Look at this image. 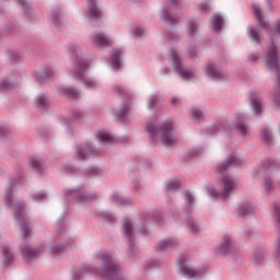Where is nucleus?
I'll list each match as a JSON object with an SVG mask.
<instances>
[{"mask_svg":"<svg viewBox=\"0 0 280 280\" xmlns=\"http://www.w3.org/2000/svg\"><path fill=\"white\" fill-rule=\"evenodd\" d=\"M98 259L101 260V268L93 265H84L72 273V280H82L89 275H96V277H102V279L106 280H128L121 272V267L113 259L110 252H103L98 255Z\"/></svg>","mask_w":280,"mask_h":280,"instance_id":"obj_1","label":"nucleus"},{"mask_svg":"<svg viewBox=\"0 0 280 280\" xmlns=\"http://www.w3.org/2000/svg\"><path fill=\"white\" fill-rule=\"evenodd\" d=\"M240 165H244V158L240 156L236 153H232L228 155L226 160L219 164L218 172L221 175L220 183L222 186L221 194L213 186L208 187V194L213 200H218L220 196L222 200L226 202L229 200V196L233 194V189H235V180L228 174L230 167H240Z\"/></svg>","mask_w":280,"mask_h":280,"instance_id":"obj_2","label":"nucleus"},{"mask_svg":"<svg viewBox=\"0 0 280 280\" xmlns=\"http://www.w3.org/2000/svg\"><path fill=\"white\" fill-rule=\"evenodd\" d=\"M13 213L15 222H22L21 229L23 244L20 246L21 255L25 261H34L38 255L45 253V246H39L34 249L26 241L27 235L32 233V228L30 226V222H27V218L25 217V202L20 201L14 203Z\"/></svg>","mask_w":280,"mask_h":280,"instance_id":"obj_3","label":"nucleus"},{"mask_svg":"<svg viewBox=\"0 0 280 280\" xmlns=\"http://www.w3.org/2000/svg\"><path fill=\"white\" fill-rule=\"evenodd\" d=\"M147 131L153 143H156L159 138L166 148H171V145H176V143H178V135L174 130V125H172V122L150 121L147 124Z\"/></svg>","mask_w":280,"mask_h":280,"instance_id":"obj_4","label":"nucleus"},{"mask_svg":"<svg viewBox=\"0 0 280 280\" xmlns=\"http://www.w3.org/2000/svg\"><path fill=\"white\" fill-rule=\"evenodd\" d=\"M254 16L258 23V28H255L253 26L247 27V36L254 45H261V30H265L267 34H270L272 32V26L270 25V22L266 21L264 18V14H261V8L257 5V3L252 4Z\"/></svg>","mask_w":280,"mask_h":280,"instance_id":"obj_5","label":"nucleus"},{"mask_svg":"<svg viewBox=\"0 0 280 280\" xmlns=\"http://www.w3.org/2000/svg\"><path fill=\"white\" fill-rule=\"evenodd\" d=\"M62 194L66 200H72V202H77V205H91V202H96L97 198H100L96 192L84 190L83 186L65 189Z\"/></svg>","mask_w":280,"mask_h":280,"instance_id":"obj_6","label":"nucleus"},{"mask_svg":"<svg viewBox=\"0 0 280 280\" xmlns=\"http://www.w3.org/2000/svg\"><path fill=\"white\" fill-rule=\"evenodd\" d=\"M88 69L89 62L84 59H79L74 65L72 78L78 80V82H82L86 89H95V86H97V81L93 78H86Z\"/></svg>","mask_w":280,"mask_h":280,"instance_id":"obj_7","label":"nucleus"},{"mask_svg":"<svg viewBox=\"0 0 280 280\" xmlns=\"http://www.w3.org/2000/svg\"><path fill=\"white\" fill-rule=\"evenodd\" d=\"M133 223L132 220H130L129 218L124 219L122 223H121V233L125 237V240H127V244H128V257L129 259H135V257L137 256V238L135 237V231L132 230Z\"/></svg>","mask_w":280,"mask_h":280,"instance_id":"obj_8","label":"nucleus"},{"mask_svg":"<svg viewBox=\"0 0 280 280\" xmlns=\"http://www.w3.org/2000/svg\"><path fill=\"white\" fill-rule=\"evenodd\" d=\"M170 58L174 65L175 71L179 73L183 80H194V78H196V70L189 68L183 69V61L180 60V56H178V52H176L174 48H172L170 51Z\"/></svg>","mask_w":280,"mask_h":280,"instance_id":"obj_9","label":"nucleus"},{"mask_svg":"<svg viewBox=\"0 0 280 280\" xmlns=\"http://www.w3.org/2000/svg\"><path fill=\"white\" fill-rule=\"evenodd\" d=\"M219 253L223 257H226V255L235 257L236 255H240V249L237 248V245H235V242L231 240V236L224 235L223 242L219 246Z\"/></svg>","mask_w":280,"mask_h":280,"instance_id":"obj_10","label":"nucleus"},{"mask_svg":"<svg viewBox=\"0 0 280 280\" xmlns=\"http://www.w3.org/2000/svg\"><path fill=\"white\" fill-rule=\"evenodd\" d=\"M180 259H183V257L178 259V272L182 273L183 277H187V279H200L201 277H205V271L192 269Z\"/></svg>","mask_w":280,"mask_h":280,"instance_id":"obj_11","label":"nucleus"},{"mask_svg":"<svg viewBox=\"0 0 280 280\" xmlns=\"http://www.w3.org/2000/svg\"><path fill=\"white\" fill-rule=\"evenodd\" d=\"M150 220H152V214L150 212H142L140 214V219L136 224L138 233H140V235H148V233H150Z\"/></svg>","mask_w":280,"mask_h":280,"instance_id":"obj_12","label":"nucleus"},{"mask_svg":"<svg viewBox=\"0 0 280 280\" xmlns=\"http://www.w3.org/2000/svg\"><path fill=\"white\" fill-rule=\"evenodd\" d=\"M97 154H100V150L95 149L89 142L81 144L77 151V155L80 161H84L86 156H97Z\"/></svg>","mask_w":280,"mask_h":280,"instance_id":"obj_13","label":"nucleus"},{"mask_svg":"<svg viewBox=\"0 0 280 280\" xmlns=\"http://www.w3.org/2000/svg\"><path fill=\"white\" fill-rule=\"evenodd\" d=\"M54 75H56V71L51 68L33 72V78L38 84H45V82H47L49 78H54Z\"/></svg>","mask_w":280,"mask_h":280,"instance_id":"obj_14","label":"nucleus"},{"mask_svg":"<svg viewBox=\"0 0 280 280\" xmlns=\"http://www.w3.org/2000/svg\"><path fill=\"white\" fill-rule=\"evenodd\" d=\"M21 183V179H10L9 186L4 190V203L7 207H12L14 199H13V191L14 187H16V184Z\"/></svg>","mask_w":280,"mask_h":280,"instance_id":"obj_15","label":"nucleus"},{"mask_svg":"<svg viewBox=\"0 0 280 280\" xmlns=\"http://www.w3.org/2000/svg\"><path fill=\"white\" fill-rule=\"evenodd\" d=\"M92 42L95 47H110V38L103 31L92 35Z\"/></svg>","mask_w":280,"mask_h":280,"instance_id":"obj_16","label":"nucleus"},{"mask_svg":"<svg viewBox=\"0 0 280 280\" xmlns=\"http://www.w3.org/2000/svg\"><path fill=\"white\" fill-rule=\"evenodd\" d=\"M33 104L37 110H47V108L51 106V98H49L45 93H40L34 98Z\"/></svg>","mask_w":280,"mask_h":280,"instance_id":"obj_17","label":"nucleus"},{"mask_svg":"<svg viewBox=\"0 0 280 280\" xmlns=\"http://www.w3.org/2000/svg\"><path fill=\"white\" fill-rule=\"evenodd\" d=\"M206 73L209 78H212V80H217L218 82L226 80L228 78L226 73L217 70L215 66L211 62L206 65Z\"/></svg>","mask_w":280,"mask_h":280,"instance_id":"obj_18","label":"nucleus"},{"mask_svg":"<svg viewBox=\"0 0 280 280\" xmlns=\"http://www.w3.org/2000/svg\"><path fill=\"white\" fill-rule=\"evenodd\" d=\"M110 200L114 205H117V207H129V205H132L130 197L120 196L117 191L112 192Z\"/></svg>","mask_w":280,"mask_h":280,"instance_id":"obj_19","label":"nucleus"},{"mask_svg":"<svg viewBox=\"0 0 280 280\" xmlns=\"http://www.w3.org/2000/svg\"><path fill=\"white\" fill-rule=\"evenodd\" d=\"M0 91H5L7 93H16V91H19V81H9L8 79H2L0 81Z\"/></svg>","mask_w":280,"mask_h":280,"instance_id":"obj_20","label":"nucleus"},{"mask_svg":"<svg viewBox=\"0 0 280 280\" xmlns=\"http://www.w3.org/2000/svg\"><path fill=\"white\" fill-rule=\"evenodd\" d=\"M234 126L237 132L242 135V137H246V133L248 132V130L246 129V118L244 117V115L236 114L234 119Z\"/></svg>","mask_w":280,"mask_h":280,"instance_id":"obj_21","label":"nucleus"},{"mask_svg":"<svg viewBox=\"0 0 280 280\" xmlns=\"http://www.w3.org/2000/svg\"><path fill=\"white\" fill-rule=\"evenodd\" d=\"M89 14L94 21H100L102 19V10L97 7V1L88 0Z\"/></svg>","mask_w":280,"mask_h":280,"instance_id":"obj_22","label":"nucleus"},{"mask_svg":"<svg viewBox=\"0 0 280 280\" xmlns=\"http://www.w3.org/2000/svg\"><path fill=\"white\" fill-rule=\"evenodd\" d=\"M121 56H124V49L115 48L110 58H112V69L117 71V69H121Z\"/></svg>","mask_w":280,"mask_h":280,"instance_id":"obj_23","label":"nucleus"},{"mask_svg":"<svg viewBox=\"0 0 280 280\" xmlns=\"http://www.w3.org/2000/svg\"><path fill=\"white\" fill-rule=\"evenodd\" d=\"M61 95H65L68 100H78L80 92L71 86H63L59 89Z\"/></svg>","mask_w":280,"mask_h":280,"instance_id":"obj_24","label":"nucleus"},{"mask_svg":"<svg viewBox=\"0 0 280 280\" xmlns=\"http://www.w3.org/2000/svg\"><path fill=\"white\" fill-rule=\"evenodd\" d=\"M174 246H178V242L174 238H166V240L160 241L155 249L167 250L168 248H174Z\"/></svg>","mask_w":280,"mask_h":280,"instance_id":"obj_25","label":"nucleus"},{"mask_svg":"<svg viewBox=\"0 0 280 280\" xmlns=\"http://www.w3.org/2000/svg\"><path fill=\"white\" fill-rule=\"evenodd\" d=\"M211 28L213 30V32H222V25H224V18H222V15L220 14H214L211 18Z\"/></svg>","mask_w":280,"mask_h":280,"instance_id":"obj_26","label":"nucleus"},{"mask_svg":"<svg viewBox=\"0 0 280 280\" xmlns=\"http://www.w3.org/2000/svg\"><path fill=\"white\" fill-rule=\"evenodd\" d=\"M161 19H163V21H166L167 23H172V25H174V23H178V16L172 13L170 7L163 8Z\"/></svg>","mask_w":280,"mask_h":280,"instance_id":"obj_27","label":"nucleus"},{"mask_svg":"<svg viewBox=\"0 0 280 280\" xmlns=\"http://www.w3.org/2000/svg\"><path fill=\"white\" fill-rule=\"evenodd\" d=\"M50 21L54 23L56 27H60L62 23V11H60L59 7H54L50 13Z\"/></svg>","mask_w":280,"mask_h":280,"instance_id":"obj_28","label":"nucleus"},{"mask_svg":"<svg viewBox=\"0 0 280 280\" xmlns=\"http://www.w3.org/2000/svg\"><path fill=\"white\" fill-rule=\"evenodd\" d=\"M2 255H3V260H2L3 268H10V266L14 264V254H12V252L9 248L4 247L2 249Z\"/></svg>","mask_w":280,"mask_h":280,"instance_id":"obj_29","label":"nucleus"},{"mask_svg":"<svg viewBox=\"0 0 280 280\" xmlns=\"http://www.w3.org/2000/svg\"><path fill=\"white\" fill-rule=\"evenodd\" d=\"M30 165H31L32 170H34V172H36L37 174H42L43 172H45V170L47 167L45 162L43 160H38V159H31Z\"/></svg>","mask_w":280,"mask_h":280,"instance_id":"obj_30","label":"nucleus"},{"mask_svg":"<svg viewBox=\"0 0 280 280\" xmlns=\"http://www.w3.org/2000/svg\"><path fill=\"white\" fill-rule=\"evenodd\" d=\"M250 106H252V110L254 113V115L256 117H259V115H261L264 107H261V98L259 97H254L250 101Z\"/></svg>","mask_w":280,"mask_h":280,"instance_id":"obj_31","label":"nucleus"},{"mask_svg":"<svg viewBox=\"0 0 280 280\" xmlns=\"http://www.w3.org/2000/svg\"><path fill=\"white\" fill-rule=\"evenodd\" d=\"M261 167L264 170H270V168L279 170L280 168V162H279V160L267 159V160L262 161Z\"/></svg>","mask_w":280,"mask_h":280,"instance_id":"obj_32","label":"nucleus"},{"mask_svg":"<svg viewBox=\"0 0 280 280\" xmlns=\"http://www.w3.org/2000/svg\"><path fill=\"white\" fill-rule=\"evenodd\" d=\"M186 222L191 233H198V231H200V224L190 214L187 215Z\"/></svg>","mask_w":280,"mask_h":280,"instance_id":"obj_33","label":"nucleus"},{"mask_svg":"<svg viewBox=\"0 0 280 280\" xmlns=\"http://www.w3.org/2000/svg\"><path fill=\"white\" fill-rule=\"evenodd\" d=\"M266 259V250L258 248L254 252V264H264Z\"/></svg>","mask_w":280,"mask_h":280,"instance_id":"obj_34","label":"nucleus"},{"mask_svg":"<svg viewBox=\"0 0 280 280\" xmlns=\"http://www.w3.org/2000/svg\"><path fill=\"white\" fill-rule=\"evenodd\" d=\"M180 188L179 179H170L166 182L165 191H177Z\"/></svg>","mask_w":280,"mask_h":280,"instance_id":"obj_35","label":"nucleus"},{"mask_svg":"<svg viewBox=\"0 0 280 280\" xmlns=\"http://www.w3.org/2000/svg\"><path fill=\"white\" fill-rule=\"evenodd\" d=\"M12 135V129L8 126V124L0 120V139H8Z\"/></svg>","mask_w":280,"mask_h":280,"instance_id":"obj_36","label":"nucleus"},{"mask_svg":"<svg viewBox=\"0 0 280 280\" xmlns=\"http://www.w3.org/2000/svg\"><path fill=\"white\" fill-rule=\"evenodd\" d=\"M255 211V208L252 206H238L237 215L238 218H244L245 215H250Z\"/></svg>","mask_w":280,"mask_h":280,"instance_id":"obj_37","label":"nucleus"},{"mask_svg":"<svg viewBox=\"0 0 280 280\" xmlns=\"http://www.w3.org/2000/svg\"><path fill=\"white\" fill-rule=\"evenodd\" d=\"M15 2L23 10L26 16H30V14H32V7L30 5V2L27 0H15Z\"/></svg>","mask_w":280,"mask_h":280,"instance_id":"obj_38","label":"nucleus"},{"mask_svg":"<svg viewBox=\"0 0 280 280\" xmlns=\"http://www.w3.org/2000/svg\"><path fill=\"white\" fill-rule=\"evenodd\" d=\"M67 250V244H58L50 247L51 255H55V257H58V255H62Z\"/></svg>","mask_w":280,"mask_h":280,"instance_id":"obj_39","label":"nucleus"},{"mask_svg":"<svg viewBox=\"0 0 280 280\" xmlns=\"http://www.w3.org/2000/svg\"><path fill=\"white\" fill-rule=\"evenodd\" d=\"M190 115L195 121H200V119H205V114L202 113V109L199 107H194L190 110Z\"/></svg>","mask_w":280,"mask_h":280,"instance_id":"obj_40","label":"nucleus"},{"mask_svg":"<svg viewBox=\"0 0 280 280\" xmlns=\"http://www.w3.org/2000/svg\"><path fill=\"white\" fill-rule=\"evenodd\" d=\"M96 139H98V141H102L103 143H113V137L103 131H98L96 133Z\"/></svg>","mask_w":280,"mask_h":280,"instance_id":"obj_41","label":"nucleus"},{"mask_svg":"<svg viewBox=\"0 0 280 280\" xmlns=\"http://www.w3.org/2000/svg\"><path fill=\"white\" fill-rule=\"evenodd\" d=\"M9 62H11V65H16V63L21 62V54H19V51H16V50H10L9 51Z\"/></svg>","mask_w":280,"mask_h":280,"instance_id":"obj_42","label":"nucleus"},{"mask_svg":"<svg viewBox=\"0 0 280 280\" xmlns=\"http://www.w3.org/2000/svg\"><path fill=\"white\" fill-rule=\"evenodd\" d=\"M198 32V20L192 19L188 22V34L194 36Z\"/></svg>","mask_w":280,"mask_h":280,"instance_id":"obj_43","label":"nucleus"},{"mask_svg":"<svg viewBox=\"0 0 280 280\" xmlns=\"http://www.w3.org/2000/svg\"><path fill=\"white\" fill-rule=\"evenodd\" d=\"M261 139L264 143H270L272 141V131L268 128L261 130Z\"/></svg>","mask_w":280,"mask_h":280,"instance_id":"obj_44","label":"nucleus"},{"mask_svg":"<svg viewBox=\"0 0 280 280\" xmlns=\"http://www.w3.org/2000/svg\"><path fill=\"white\" fill-rule=\"evenodd\" d=\"M128 113H130V106L121 105L117 114V119H126V117H128Z\"/></svg>","mask_w":280,"mask_h":280,"instance_id":"obj_45","label":"nucleus"},{"mask_svg":"<svg viewBox=\"0 0 280 280\" xmlns=\"http://www.w3.org/2000/svg\"><path fill=\"white\" fill-rule=\"evenodd\" d=\"M264 185H265L266 194H270V191H272V189H275V183L272 182V178H270V177H265Z\"/></svg>","mask_w":280,"mask_h":280,"instance_id":"obj_46","label":"nucleus"},{"mask_svg":"<svg viewBox=\"0 0 280 280\" xmlns=\"http://www.w3.org/2000/svg\"><path fill=\"white\" fill-rule=\"evenodd\" d=\"M98 217L103 218V220H105V222H109V224H113V222H115V220H116L115 214H113L110 212H100Z\"/></svg>","mask_w":280,"mask_h":280,"instance_id":"obj_47","label":"nucleus"},{"mask_svg":"<svg viewBox=\"0 0 280 280\" xmlns=\"http://www.w3.org/2000/svg\"><path fill=\"white\" fill-rule=\"evenodd\" d=\"M32 199L35 202H44V200H47V192L45 191L35 192L32 195Z\"/></svg>","mask_w":280,"mask_h":280,"instance_id":"obj_48","label":"nucleus"},{"mask_svg":"<svg viewBox=\"0 0 280 280\" xmlns=\"http://www.w3.org/2000/svg\"><path fill=\"white\" fill-rule=\"evenodd\" d=\"M84 175L90 176L92 178L95 176H100V168H97L95 166H90L85 170Z\"/></svg>","mask_w":280,"mask_h":280,"instance_id":"obj_49","label":"nucleus"},{"mask_svg":"<svg viewBox=\"0 0 280 280\" xmlns=\"http://www.w3.org/2000/svg\"><path fill=\"white\" fill-rule=\"evenodd\" d=\"M156 104H159V95H156V94L150 95L149 102H148V108H150L152 110V108L154 106H156Z\"/></svg>","mask_w":280,"mask_h":280,"instance_id":"obj_50","label":"nucleus"},{"mask_svg":"<svg viewBox=\"0 0 280 280\" xmlns=\"http://www.w3.org/2000/svg\"><path fill=\"white\" fill-rule=\"evenodd\" d=\"M184 197L186 200V205L191 209V207H194V201L196 200V198L189 191L184 192Z\"/></svg>","mask_w":280,"mask_h":280,"instance_id":"obj_51","label":"nucleus"},{"mask_svg":"<svg viewBox=\"0 0 280 280\" xmlns=\"http://www.w3.org/2000/svg\"><path fill=\"white\" fill-rule=\"evenodd\" d=\"M200 154H202V149L194 148L190 151H188L187 156L188 159H196L197 156H200Z\"/></svg>","mask_w":280,"mask_h":280,"instance_id":"obj_52","label":"nucleus"},{"mask_svg":"<svg viewBox=\"0 0 280 280\" xmlns=\"http://www.w3.org/2000/svg\"><path fill=\"white\" fill-rule=\"evenodd\" d=\"M57 235H61L62 231H65V217H60L57 221Z\"/></svg>","mask_w":280,"mask_h":280,"instance_id":"obj_53","label":"nucleus"},{"mask_svg":"<svg viewBox=\"0 0 280 280\" xmlns=\"http://www.w3.org/2000/svg\"><path fill=\"white\" fill-rule=\"evenodd\" d=\"M70 119H72L73 121H80L82 119V113L80 112V109L72 110L70 114Z\"/></svg>","mask_w":280,"mask_h":280,"instance_id":"obj_54","label":"nucleus"},{"mask_svg":"<svg viewBox=\"0 0 280 280\" xmlns=\"http://www.w3.org/2000/svg\"><path fill=\"white\" fill-rule=\"evenodd\" d=\"M63 172H65V174L73 175V174H78V168L73 167L69 164H65L63 165Z\"/></svg>","mask_w":280,"mask_h":280,"instance_id":"obj_55","label":"nucleus"},{"mask_svg":"<svg viewBox=\"0 0 280 280\" xmlns=\"http://www.w3.org/2000/svg\"><path fill=\"white\" fill-rule=\"evenodd\" d=\"M188 56L190 58H196V56H198V47L196 45H194V44L189 45Z\"/></svg>","mask_w":280,"mask_h":280,"instance_id":"obj_56","label":"nucleus"},{"mask_svg":"<svg viewBox=\"0 0 280 280\" xmlns=\"http://www.w3.org/2000/svg\"><path fill=\"white\" fill-rule=\"evenodd\" d=\"M145 34V30L141 26H136L132 31V35L136 36V38H139V36H143Z\"/></svg>","mask_w":280,"mask_h":280,"instance_id":"obj_57","label":"nucleus"},{"mask_svg":"<svg viewBox=\"0 0 280 280\" xmlns=\"http://www.w3.org/2000/svg\"><path fill=\"white\" fill-rule=\"evenodd\" d=\"M272 33L275 34V36H277V38H280V19H278V20L273 23Z\"/></svg>","mask_w":280,"mask_h":280,"instance_id":"obj_58","label":"nucleus"},{"mask_svg":"<svg viewBox=\"0 0 280 280\" xmlns=\"http://www.w3.org/2000/svg\"><path fill=\"white\" fill-rule=\"evenodd\" d=\"M154 268H159V261L158 260H150L144 266V270H154Z\"/></svg>","mask_w":280,"mask_h":280,"instance_id":"obj_59","label":"nucleus"},{"mask_svg":"<svg viewBox=\"0 0 280 280\" xmlns=\"http://www.w3.org/2000/svg\"><path fill=\"white\" fill-rule=\"evenodd\" d=\"M259 60V55L258 54H252L247 58V62H257Z\"/></svg>","mask_w":280,"mask_h":280,"instance_id":"obj_60","label":"nucleus"},{"mask_svg":"<svg viewBox=\"0 0 280 280\" xmlns=\"http://www.w3.org/2000/svg\"><path fill=\"white\" fill-rule=\"evenodd\" d=\"M218 132V126L212 125L210 127L207 128V133L208 135H215Z\"/></svg>","mask_w":280,"mask_h":280,"instance_id":"obj_61","label":"nucleus"},{"mask_svg":"<svg viewBox=\"0 0 280 280\" xmlns=\"http://www.w3.org/2000/svg\"><path fill=\"white\" fill-rule=\"evenodd\" d=\"M166 36L168 40H178V35H176L174 32H168Z\"/></svg>","mask_w":280,"mask_h":280,"instance_id":"obj_62","label":"nucleus"},{"mask_svg":"<svg viewBox=\"0 0 280 280\" xmlns=\"http://www.w3.org/2000/svg\"><path fill=\"white\" fill-rule=\"evenodd\" d=\"M114 91L116 93H119V95H126V90L124 88L119 86V85H115Z\"/></svg>","mask_w":280,"mask_h":280,"instance_id":"obj_63","label":"nucleus"},{"mask_svg":"<svg viewBox=\"0 0 280 280\" xmlns=\"http://www.w3.org/2000/svg\"><path fill=\"white\" fill-rule=\"evenodd\" d=\"M69 49L73 54L74 51H78V49H80V45H78L75 43H71L69 46Z\"/></svg>","mask_w":280,"mask_h":280,"instance_id":"obj_64","label":"nucleus"}]
</instances>
